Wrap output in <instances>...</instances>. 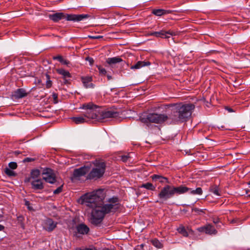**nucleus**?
<instances>
[{
  "label": "nucleus",
  "mask_w": 250,
  "mask_h": 250,
  "mask_svg": "<svg viewBox=\"0 0 250 250\" xmlns=\"http://www.w3.org/2000/svg\"><path fill=\"white\" fill-rule=\"evenodd\" d=\"M209 192L213 193L215 195L218 196L221 195V191L218 186L216 185L210 186L209 188Z\"/></svg>",
  "instance_id": "nucleus-22"
},
{
  "label": "nucleus",
  "mask_w": 250,
  "mask_h": 250,
  "mask_svg": "<svg viewBox=\"0 0 250 250\" xmlns=\"http://www.w3.org/2000/svg\"><path fill=\"white\" fill-rule=\"evenodd\" d=\"M42 178L46 182L54 184L57 181V178L55 175V173H42Z\"/></svg>",
  "instance_id": "nucleus-13"
},
{
  "label": "nucleus",
  "mask_w": 250,
  "mask_h": 250,
  "mask_svg": "<svg viewBox=\"0 0 250 250\" xmlns=\"http://www.w3.org/2000/svg\"><path fill=\"white\" fill-rule=\"evenodd\" d=\"M195 106L193 104H188L179 106L175 115L173 120L175 122H183L186 121L191 116Z\"/></svg>",
  "instance_id": "nucleus-3"
},
{
  "label": "nucleus",
  "mask_w": 250,
  "mask_h": 250,
  "mask_svg": "<svg viewBox=\"0 0 250 250\" xmlns=\"http://www.w3.org/2000/svg\"><path fill=\"white\" fill-rule=\"evenodd\" d=\"M190 193L193 195H201L203 193L201 188H197L195 190H190Z\"/></svg>",
  "instance_id": "nucleus-32"
},
{
  "label": "nucleus",
  "mask_w": 250,
  "mask_h": 250,
  "mask_svg": "<svg viewBox=\"0 0 250 250\" xmlns=\"http://www.w3.org/2000/svg\"><path fill=\"white\" fill-rule=\"evenodd\" d=\"M57 223L51 218L44 220L43 224V229L48 232L52 231L57 227Z\"/></svg>",
  "instance_id": "nucleus-10"
},
{
  "label": "nucleus",
  "mask_w": 250,
  "mask_h": 250,
  "mask_svg": "<svg viewBox=\"0 0 250 250\" xmlns=\"http://www.w3.org/2000/svg\"><path fill=\"white\" fill-rule=\"evenodd\" d=\"M192 210L195 212H204L203 209H199V208H193Z\"/></svg>",
  "instance_id": "nucleus-38"
},
{
  "label": "nucleus",
  "mask_w": 250,
  "mask_h": 250,
  "mask_svg": "<svg viewBox=\"0 0 250 250\" xmlns=\"http://www.w3.org/2000/svg\"><path fill=\"white\" fill-rule=\"evenodd\" d=\"M188 230H189V232H190V231L192 232V230L191 229H188Z\"/></svg>",
  "instance_id": "nucleus-53"
},
{
  "label": "nucleus",
  "mask_w": 250,
  "mask_h": 250,
  "mask_svg": "<svg viewBox=\"0 0 250 250\" xmlns=\"http://www.w3.org/2000/svg\"><path fill=\"white\" fill-rule=\"evenodd\" d=\"M178 232L181 233V234H182L185 237H188V231L186 230V229L184 227H180L178 229Z\"/></svg>",
  "instance_id": "nucleus-30"
},
{
  "label": "nucleus",
  "mask_w": 250,
  "mask_h": 250,
  "mask_svg": "<svg viewBox=\"0 0 250 250\" xmlns=\"http://www.w3.org/2000/svg\"><path fill=\"white\" fill-rule=\"evenodd\" d=\"M43 172H52V170L50 168H45L44 169H43Z\"/></svg>",
  "instance_id": "nucleus-40"
},
{
  "label": "nucleus",
  "mask_w": 250,
  "mask_h": 250,
  "mask_svg": "<svg viewBox=\"0 0 250 250\" xmlns=\"http://www.w3.org/2000/svg\"><path fill=\"white\" fill-rule=\"evenodd\" d=\"M4 229V227L1 225H0V231L3 230Z\"/></svg>",
  "instance_id": "nucleus-46"
},
{
  "label": "nucleus",
  "mask_w": 250,
  "mask_h": 250,
  "mask_svg": "<svg viewBox=\"0 0 250 250\" xmlns=\"http://www.w3.org/2000/svg\"><path fill=\"white\" fill-rule=\"evenodd\" d=\"M76 250H93V249L91 248H85L83 249L80 248H77Z\"/></svg>",
  "instance_id": "nucleus-41"
},
{
  "label": "nucleus",
  "mask_w": 250,
  "mask_h": 250,
  "mask_svg": "<svg viewBox=\"0 0 250 250\" xmlns=\"http://www.w3.org/2000/svg\"><path fill=\"white\" fill-rule=\"evenodd\" d=\"M35 160V158H26L24 159L23 160V162L26 163V162H33Z\"/></svg>",
  "instance_id": "nucleus-36"
},
{
  "label": "nucleus",
  "mask_w": 250,
  "mask_h": 250,
  "mask_svg": "<svg viewBox=\"0 0 250 250\" xmlns=\"http://www.w3.org/2000/svg\"><path fill=\"white\" fill-rule=\"evenodd\" d=\"M226 109L229 112H233V110L232 108H230V107H226Z\"/></svg>",
  "instance_id": "nucleus-43"
},
{
  "label": "nucleus",
  "mask_w": 250,
  "mask_h": 250,
  "mask_svg": "<svg viewBox=\"0 0 250 250\" xmlns=\"http://www.w3.org/2000/svg\"><path fill=\"white\" fill-rule=\"evenodd\" d=\"M91 61H90V62L91 63H92L93 62V60L92 59H91Z\"/></svg>",
  "instance_id": "nucleus-52"
},
{
  "label": "nucleus",
  "mask_w": 250,
  "mask_h": 250,
  "mask_svg": "<svg viewBox=\"0 0 250 250\" xmlns=\"http://www.w3.org/2000/svg\"><path fill=\"white\" fill-rule=\"evenodd\" d=\"M151 63L148 61H138L135 65L130 67L132 69H138L146 66L150 65Z\"/></svg>",
  "instance_id": "nucleus-19"
},
{
  "label": "nucleus",
  "mask_w": 250,
  "mask_h": 250,
  "mask_svg": "<svg viewBox=\"0 0 250 250\" xmlns=\"http://www.w3.org/2000/svg\"><path fill=\"white\" fill-rule=\"evenodd\" d=\"M151 35L155 36L157 37H161L163 38H168L170 36H174L176 35L175 33L172 31L169 30L165 31L164 30L160 31V32H154L150 34Z\"/></svg>",
  "instance_id": "nucleus-12"
},
{
  "label": "nucleus",
  "mask_w": 250,
  "mask_h": 250,
  "mask_svg": "<svg viewBox=\"0 0 250 250\" xmlns=\"http://www.w3.org/2000/svg\"><path fill=\"white\" fill-rule=\"evenodd\" d=\"M123 60L121 58L119 57H116L108 58L106 60V62L109 64L111 65L121 62Z\"/></svg>",
  "instance_id": "nucleus-25"
},
{
  "label": "nucleus",
  "mask_w": 250,
  "mask_h": 250,
  "mask_svg": "<svg viewBox=\"0 0 250 250\" xmlns=\"http://www.w3.org/2000/svg\"><path fill=\"white\" fill-rule=\"evenodd\" d=\"M151 243L157 248L160 249L163 247V244L157 239L152 240Z\"/></svg>",
  "instance_id": "nucleus-29"
},
{
  "label": "nucleus",
  "mask_w": 250,
  "mask_h": 250,
  "mask_svg": "<svg viewBox=\"0 0 250 250\" xmlns=\"http://www.w3.org/2000/svg\"><path fill=\"white\" fill-rule=\"evenodd\" d=\"M2 217V216L1 215H0V219H1Z\"/></svg>",
  "instance_id": "nucleus-54"
},
{
  "label": "nucleus",
  "mask_w": 250,
  "mask_h": 250,
  "mask_svg": "<svg viewBox=\"0 0 250 250\" xmlns=\"http://www.w3.org/2000/svg\"><path fill=\"white\" fill-rule=\"evenodd\" d=\"M106 164L103 160H95L92 162H88L79 168H75L73 172H104Z\"/></svg>",
  "instance_id": "nucleus-2"
},
{
  "label": "nucleus",
  "mask_w": 250,
  "mask_h": 250,
  "mask_svg": "<svg viewBox=\"0 0 250 250\" xmlns=\"http://www.w3.org/2000/svg\"><path fill=\"white\" fill-rule=\"evenodd\" d=\"M249 196H250V195H249Z\"/></svg>",
  "instance_id": "nucleus-57"
},
{
  "label": "nucleus",
  "mask_w": 250,
  "mask_h": 250,
  "mask_svg": "<svg viewBox=\"0 0 250 250\" xmlns=\"http://www.w3.org/2000/svg\"><path fill=\"white\" fill-rule=\"evenodd\" d=\"M133 155L134 153L133 152H130L125 155L120 156L119 157L122 162L124 163H131L134 162V160L133 159Z\"/></svg>",
  "instance_id": "nucleus-17"
},
{
  "label": "nucleus",
  "mask_w": 250,
  "mask_h": 250,
  "mask_svg": "<svg viewBox=\"0 0 250 250\" xmlns=\"http://www.w3.org/2000/svg\"><path fill=\"white\" fill-rule=\"evenodd\" d=\"M27 93L24 89L22 88H19L15 91L13 96L16 99H20L25 97Z\"/></svg>",
  "instance_id": "nucleus-21"
},
{
  "label": "nucleus",
  "mask_w": 250,
  "mask_h": 250,
  "mask_svg": "<svg viewBox=\"0 0 250 250\" xmlns=\"http://www.w3.org/2000/svg\"><path fill=\"white\" fill-rule=\"evenodd\" d=\"M152 13L156 16H161L170 13L168 10H166L162 9H154Z\"/></svg>",
  "instance_id": "nucleus-24"
},
{
  "label": "nucleus",
  "mask_w": 250,
  "mask_h": 250,
  "mask_svg": "<svg viewBox=\"0 0 250 250\" xmlns=\"http://www.w3.org/2000/svg\"><path fill=\"white\" fill-rule=\"evenodd\" d=\"M53 59L54 60H58L61 62H62V63L64 64H68L69 63V61L63 59L62 56L58 55V56L54 57Z\"/></svg>",
  "instance_id": "nucleus-31"
},
{
  "label": "nucleus",
  "mask_w": 250,
  "mask_h": 250,
  "mask_svg": "<svg viewBox=\"0 0 250 250\" xmlns=\"http://www.w3.org/2000/svg\"><path fill=\"white\" fill-rule=\"evenodd\" d=\"M13 153L15 155V156H17L19 154H21V152L19 151H15L14 152H13Z\"/></svg>",
  "instance_id": "nucleus-42"
},
{
  "label": "nucleus",
  "mask_w": 250,
  "mask_h": 250,
  "mask_svg": "<svg viewBox=\"0 0 250 250\" xmlns=\"http://www.w3.org/2000/svg\"><path fill=\"white\" fill-rule=\"evenodd\" d=\"M76 233L81 234H87L89 231V228L84 224H81L76 227Z\"/></svg>",
  "instance_id": "nucleus-16"
},
{
  "label": "nucleus",
  "mask_w": 250,
  "mask_h": 250,
  "mask_svg": "<svg viewBox=\"0 0 250 250\" xmlns=\"http://www.w3.org/2000/svg\"><path fill=\"white\" fill-rule=\"evenodd\" d=\"M140 188H145L148 190H150L151 191H154L156 189V187L153 186L150 183H146L143 184L140 186Z\"/></svg>",
  "instance_id": "nucleus-27"
},
{
  "label": "nucleus",
  "mask_w": 250,
  "mask_h": 250,
  "mask_svg": "<svg viewBox=\"0 0 250 250\" xmlns=\"http://www.w3.org/2000/svg\"><path fill=\"white\" fill-rule=\"evenodd\" d=\"M217 221H214V223H217Z\"/></svg>",
  "instance_id": "nucleus-55"
},
{
  "label": "nucleus",
  "mask_w": 250,
  "mask_h": 250,
  "mask_svg": "<svg viewBox=\"0 0 250 250\" xmlns=\"http://www.w3.org/2000/svg\"><path fill=\"white\" fill-rule=\"evenodd\" d=\"M197 230L199 232H205L206 234L212 235L216 234L217 233V230L215 228L210 224H208L206 226L199 227L197 229Z\"/></svg>",
  "instance_id": "nucleus-11"
},
{
  "label": "nucleus",
  "mask_w": 250,
  "mask_h": 250,
  "mask_svg": "<svg viewBox=\"0 0 250 250\" xmlns=\"http://www.w3.org/2000/svg\"><path fill=\"white\" fill-rule=\"evenodd\" d=\"M119 116V113L113 110H105L101 111L99 113L98 120L99 121H102V120L110 118H116Z\"/></svg>",
  "instance_id": "nucleus-9"
},
{
  "label": "nucleus",
  "mask_w": 250,
  "mask_h": 250,
  "mask_svg": "<svg viewBox=\"0 0 250 250\" xmlns=\"http://www.w3.org/2000/svg\"><path fill=\"white\" fill-rule=\"evenodd\" d=\"M63 186V184H62L60 186H59L56 189H55L53 191V193L54 194H58L61 193L62 191V187Z\"/></svg>",
  "instance_id": "nucleus-33"
},
{
  "label": "nucleus",
  "mask_w": 250,
  "mask_h": 250,
  "mask_svg": "<svg viewBox=\"0 0 250 250\" xmlns=\"http://www.w3.org/2000/svg\"><path fill=\"white\" fill-rule=\"evenodd\" d=\"M56 71L58 74L63 76V77L64 79L71 77V74H70V73L68 71H66L63 69H62V68L57 69Z\"/></svg>",
  "instance_id": "nucleus-26"
},
{
  "label": "nucleus",
  "mask_w": 250,
  "mask_h": 250,
  "mask_svg": "<svg viewBox=\"0 0 250 250\" xmlns=\"http://www.w3.org/2000/svg\"><path fill=\"white\" fill-rule=\"evenodd\" d=\"M152 180L154 182H159L162 183H168V179L162 176L155 174L152 176Z\"/></svg>",
  "instance_id": "nucleus-20"
},
{
  "label": "nucleus",
  "mask_w": 250,
  "mask_h": 250,
  "mask_svg": "<svg viewBox=\"0 0 250 250\" xmlns=\"http://www.w3.org/2000/svg\"><path fill=\"white\" fill-rule=\"evenodd\" d=\"M247 184H248L249 188H250V181L248 182Z\"/></svg>",
  "instance_id": "nucleus-50"
},
{
  "label": "nucleus",
  "mask_w": 250,
  "mask_h": 250,
  "mask_svg": "<svg viewBox=\"0 0 250 250\" xmlns=\"http://www.w3.org/2000/svg\"><path fill=\"white\" fill-rule=\"evenodd\" d=\"M73 122L76 124H82L88 121L86 117L84 115L83 116L75 117L71 118Z\"/></svg>",
  "instance_id": "nucleus-23"
},
{
  "label": "nucleus",
  "mask_w": 250,
  "mask_h": 250,
  "mask_svg": "<svg viewBox=\"0 0 250 250\" xmlns=\"http://www.w3.org/2000/svg\"><path fill=\"white\" fill-rule=\"evenodd\" d=\"M106 196L104 189L99 188L86 192L78 200L79 204L93 208L91 213L90 222L93 225H98L100 224L106 214L115 212L120 208L119 200L117 197L106 198Z\"/></svg>",
  "instance_id": "nucleus-1"
},
{
  "label": "nucleus",
  "mask_w": 250,
  "mask_h": 250,
  "mask_svg": "<svg viewBox=\"0 0 250 250\" xmlns=\"http://www.w3.org/2000/svg\"><path fill=\"white\" fill-rule=\"evenodd\" d=\"M107 79H108V80H111L112 79V77H111V76L107 75Z\"/></svg>",
  "instance_id": "nucleus-49"
},
{
  "label": "nucleus",
  "mask_w": 250,
  "mask_h": 250,
  "mask_svg": "<svg viewBox=\"0 0 250 250\" xmlns=\"http://www.w3.org/2000/svg\"><path fill=\"white\" fill-rule=\"evenodd\" d=\"M172 188L173 190L174 194H182L190 190V188H187L184 186H180L179 187H177L172 186Z\"/></svg>",
  "instance_id": "nucleus-14"
},
{
  "label": "nucleus",
  "mask_w": 250,
  "mask_h": 250,
  "mask_svg": "<svg viewBox=\"0 0 250 250\" xmlns=\"http://www.w3.org/2000/svg\"><path fill=\"white\" fill-rule=\"evenodd\" d=\"M167 119L168 117L166 114L155 113L144 114L140 117V121L145 124H162Z\"/></svg>",
  "instance_id": "nucleus-4"
},
{
  "label": "nucleus",
  "mask_w": 250,
  "mask_h": 250,
  "mask_svg": "<svg viewBox=\"0 0 250 250\" xmlns=\"http://www.w3.org/2000/svg\"><path fill=\"white\" fill-rule=\"evenodd\" d=\"M31 173V178L34 179V176L35 175V174H36V173H33V172H32V173ZM38 173V174H40V173Z\"/></svg>",
  "instance_id": "nucleus-44"
},
{
  "label": "nucleus",
  "mask_w": 250,
  "mask_h": 250,
  "mask_svg": "<svg viewBox=\"0 0 250 250\" xmlns=\"http://www.w3.org/2000/svg\"><path fill=\"white\" fill-rule=\"evenodd\" d=\"M96 37H97V39H99V38H101V36H96Z\"/></svg>",
  "instance_id": "nucleus-51"
},
{
  "label": "nucleus",
  "mask_w": 250,
  "mask_h": 250,
  "mask_svg": "<svg viewBox=\"0 0 250 250\" xmlns=\"http://www.w3.org/2000/svg\"><path fill=\"white\" fill-rule=\"evenodd\" d=\"M25 205H26V206H28V208L30 209V208H29V205H30V203H29V201H26L25 202Z\"/></svg>",
  "instance_id": "nucleus-45"
},
{
  "label": "nucleus",
  "mask_w": 250,
  "mask_h": 250,
  "mask_svg": "<svg viewBox=\"0 0 250 250\" xmlns=\"http://www.w3.org/2000/svg\"><path fill=\"white\" fill-rule=\"evenodd\" d=\"M174 195L172 186L167 185L162 188L158 194V197L161 199L166 200Z\"/></svg>",
  "instance_id": "nucleus-8"
},
{
  "label": "nucleus",
  "mask_w": 250,
  "mask_h": 250,
  "mask_svg": "<svg viewBox=\"0 0 250 250\" xmlns=\"http://www.w3.org/2000/svg\"><path fill=\"white\" fill-rule=\"evenodd\" d=\"M8 167H9V168L6 167L5 168L4 172H12L10 169H11L13 170L15 169L17 167V164L16 162H10L8 164Z\"/></svg>",
  "instance_id": "nucleus-28"
},
{
  "label": "nucleus",
  "mask_w": 250,
  "mask_h": 250,
  "mask_svg": "<svg viewBox=\"0 0 250 250\" xmlns=\"http://www.w3.org/2000/svg\"><path fill=\"white\" fill-rule=\"evenodd\" d=\"M32 188L34 190H41L44 188L41 179H35L31 182Z\"/></svg>",
  "instance_id": "nucleus-15"
},
{
  "label": "nucleus",
  "mask_w": 250,
  "mask_h": 250,
  "mask_svg": "<svg viewBox=\"0 0 250 250\" xmlns=\"http://www.w3.org/2000/svg\"><path fill=\"white\" fill-rule=\"evenodd\" d=\"M81 108L85 110L84 116L88 120L89 119H96L98 120L99 113H100V108L92 103L84 104Z\"/></svg>",
  "instance_id": "nucleus-6"
},
{
  "label": "nucleus",
  "mask_w": 250,
  "mask_h": 250,
  "mask_svg": "<svg viewBox=\"0 0 250 250\" xmlns=\"http://www.w3.org/2000/svg\"><path fill=\"white\" fill-rule=\"evenodd\" d=\"M52 97L54 99V103H57L58 95L57 94L54 93L52 94Z\"/></svg>",
  "instance_id": "nucleus-37"
},
{
  "label": "nucleus",
  "mask_w": 250,
  "mask_h": 250,
  "mask_svg": "<svg viewBox=\"0 0 250 250\" xmlns=\"http://www.w3.org/2000/svg\"><path fill=\"white\" fill-rule=\"evenodd\" d=\"M31 172H40V170L39 169H33Z\"/></svg>",
  "instance_id": "nucleus-48"
},
{
  "label": "nucleus",
  "mask_w": 250,
  "mask_h": 250,
  "mask_svg": "<svg viewBox=\"0 0 250 250\" xmlns=\"http://www.w3.org/2000/svg\"><path fill=\"white\" fill-rule=\"evenodd\" d=\"M46 77L47 78V79H49V76L48 75H46ZM51 81H50L49 80H47V82H46V87L47 88H49L51 86Z\"/></svg>",
  "instance_id": "nucleus-35"
},
{
  "label": "nucleus",
  "mask_w": 250,
  "mask_h": 250,
  "mask_svg": "<svg viewBox=\"0 0 250 250\" xmlns=\"http://www.w3.org/2000/svg\"><path fill=\"white\" fill-rule=\"evenodd\" d=\"M110 250L107 249H106V250Z\"/></svg>",
  "instance_id": "nucleus-56"
},
{
  "label": "nucleus",
  "mask_w": 250,
  "mask_h": 250,
  "mask_svg": "<svg viewBox=\"0 0 250 250\" xmlns=\"http://www.w3.org/2000/svg\"><path fill=\"white\" fill-rule=\"evenodd\" d=\"M103 174L104 173H73L71 179L73 182H76L79 180L84 181V179H82L83 177L85 178V179L96 180L103 177Z\"/></svg>",
  "instance_id": "nucleus-7"
},
{
  "label": "nucleus",
  "mask_w": 250,
  "mask_h": 250,
  "mask_svg": "<svg viewBox=\"0 0 250 250\" xmlns=\"http://www.w3.org/2000/svg\"><path fill=\"white\" fill-rule=\"evenodd\" d=\"M88 37L90 39H97V37H96V36H89Z\"/></svg>",
  "instance_id": "nucleus-47"
},
{
  "label": "nucleus",
  "mask_w": 250,
  "mask_h": 250,
  "mask_svg": "<svg viewBox=\"0 0 250 250\" xmlns=\"http://www.w3.org/2000/svg\"><path fill=\"white\" fill-rule=\"evenodd\" d=\"M81 80L85 88H92L93 86L91 83L92 78L90 76L81 77Z\"/></svg>",
  "instance_id": "nucleus-18"
},
{
  "label": "nucleus",
  "mask_w": 250,
  "mask_h": 250,
  "mask_svg": "<svg viewBox=\"0 0 250 250\" xmlns=\"http://www.w3.org/2000/svg\"><path fill=\"white\" fill-rule=\"evenodd\" d=\"M88 17H89V15L87 14L65 15L63 13H57L49 15V19L54 22H58L64 19H66L67 21H79Z\"/></svg>",
  "instance_id": "nucleus-5"
},
{
  "label": "nucleus",
  "mask_w": 250,
  "mask_h": 250,
  "mask_svg": "<svg viewBox=\"0 0 250 250\" xmlns=\"http://www.w3.org/2000/svg\"><path fill=\"white\" fill-rule=\"evenodd\" d=\"M98 68L100 74L103 75H105L106 74V71L105 69L102 67V66H98Z\"/></svg>",
  "instance_id": "nucleus-34"
},
{
  "label": "nucleus",
  "mask_w": 250,
  "mask_h": 250,
  "mask_svg": "<svg viewBox=\"0 0 250 250\" xmlns=\"http://www.w3.org/2000/svg\"><path fill=\"white\" fill-rule=\"evenodd\" d=\"M8 177H14L17 175V173H5Z\"/></svg>",
  "instance_id": "nucleus-39"
}]
</instances>
